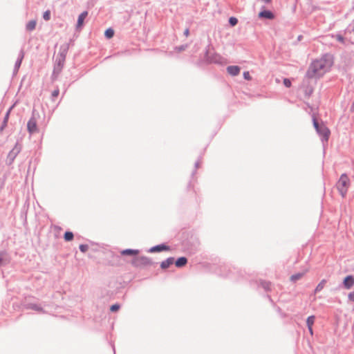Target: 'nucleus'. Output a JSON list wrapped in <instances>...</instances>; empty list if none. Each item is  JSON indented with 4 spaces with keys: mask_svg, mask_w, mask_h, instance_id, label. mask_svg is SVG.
Segmentation results:
<instances>
[{
    "mask_svg": "<svg viewBox=\"0 0 354 354\" xmlns=\"http://www.w3.org/2000/svg\"><path fill=\"white\" fill-rule=\"evenodd\" d=\"M332 64L330 55H325L310 64L306 75L308 78L320 77L330 69Z\"/></svg>",
    "mask_w": 354,
    "mask_h": 354,
    "instance_id": "obj_1",
    "label": "nucleus"
},
{
    "mask_svg": "<svg viewBox=\"0 0 354 354\" xmlns=\"http://www.w3.org/2000/svg\"><path fill=\"white\" fill-rule=\"evenodd\" d=\"M350 185V180L346 174H342L337 183V187L342 197H344L347 193Z\"/></svg>",
    "mask_w": 354,
    "mask_h": 354,
    "instance_id": "obj_2",
    "label": "nucleus"
},
{
    "mask_svg": "<svg viewBox=\"0 0 354 354\" xmlns=\"http://www.w3.org/2000/svg\"><path fill=\"white\" fill-rule=\"evenodd\" d=\"M316 131L321 137V140L323 143L328 142L330 131L324 124L322 123L321 127Z\"/></svg>",
    "mask_w": 354,
    "mask_h": 354,
    "instance_id": "obj_3",
    "label": "nucleus"
},
{
    "mask_svg": "<svg viewBox=\"0 0 354 354\" xmlns=\"http://www.w3.org/2000/svg\"><path fill=\"white\" fill-rule=\"evenodd\" d=\"M120 253L123 256L128 255L131 257L133 258L131 260V263L133 264L136 263V261L137 259V256L139 253V251L138 250L127 249L121 251Z\"/></svg>",
    "mask_w": 354,
    "mask_h": 354,
    "instance_id": "obj_4",
    "label": "nucleus"
},
{
    "mask_svg": "<svg viewBox=\"0 0 354 354\" xmlns=\"http://www.w3.org/2000/svg\"><path fill=\"white\" fill-rule=\"evenodd\" d=\"M207 60L210 63L222 64L223 63L224 59L220 55L214 53L211 55H207Z\"/></svg>",
    "mask_w": 354,
    "mask_h": 354,
    "instance_id": "obj_5",
    "label": "nucleus"
},
{
    "mask_svg": "<svg viewBox=\"0 0 354 354\" xmlns=\"http://www.w3.org/2000/svg\"><path fill=\"white\" fill-rule=\"evenodd\" d=\"M27 129L30 133H34L37 132V120L34 117H32L27 124Z\"/></svg>",
    "mask_w": 354,
    "mask_h": 354,
    "instance_id": "obj_6",
    "label": "nucleus"
},
{
    "mask_svg": "<svg viewBox=\"0 0 354 354\" xmlns=\"http://www.w3.org/2000/svg\"><path fill=\"white\" fill-rule=\"evenodd\" d=\"M354 286V277L353 275L346 276L343 280V286L346 290H350Z\"/></svg>",
    "mask_w": 354,
    "mask_h": 354,
    "instance_id": "obj_7",
    "label": "nucleus"
},
{
    "mask_svg": "<svg viewBox=\"0 0 354 354\" xmlns=\"http://www.w3.org/2000/svg\"><path fill=\"white\" fill-rule=\"evenodd\" d=\"M240 71L241 68L238 66H229L227 67V73L232 76L238 75Z\"/></svg>",
    "mask_w": 354,
    "mask_h": 354,
    "instance_id": "obj_8",
    "label": "nucleus"
},
{
    "mask_svg": "<svg viewBox=\"0 0 354 354\" xmlns=\"http://www.w3.org/2000/svg\"><path fill=\"white\" fill-rule=\"evenodd\" d=\"M259 17L273 19L274 18V15L271 11L265 10L259 13Z\"/></svg>",
    "mask_w": 354,
    "mask_h": 354,
    "instance_id": "obj_9",
    "label": "nucleus"
},
{
    "mask_svg": "<svg viewBox=\"0 0 354 354\" xmlns=\"http://www.w3.org/2000/svg\"><path fill=\"white\" fill-rule=\"evenodd\" d=\"M174 263V258L169 257L166 260L161 262L160 267L162 269L165 270V269L168 268Z\"/></svg>",
    "mask_w": 354,
    "mask_h": 354,
    "instance_id": "obj_10",
    "label": "nucleus"
},
{
    "mask_svg": "<svg viewBox=\"0 0 354 354\" xmlns=\"http://www.w3.org/2000/svg\"><path fill=\"white\" fill-rule=\"evenodd\" d=\"M87 15H88L87 11H84L81 15H80V16L78 17L77 24V28H82V26L84 24V21L86 19V17H87Z\"/></svg>",
    "mask_w": 354,
    "mask_h": 354,
    "instance_id": "obj_11",
    "label": "nucleus"
},
{
    "mask_svg": "<svg viewBox=\"0 0 354 354\" xmlns=\"http://www.w3.org/2000/svg\"><path fill=\"white\" fill-rule=\"evenodd\" d=\"M187 263V259L185 257H181L175 261L176 266L178 268H182L185 266Z\"/></svg>",
    "mask_w": 354,
    "mask_h": 354,
    "instance_id": "obj_12",
    "label": "nucleus"
},
{
    "mask_svg": "<svg viewBox=\"0 0 354 354\" xmlns=\"http://www.w3.org/2000/svg\"><path fill=\"white\" fill-rule=\"evenodd\" d=\"M170 250V247L165 243L156 245V252H161L162 251Z\"/></svg>",
    "mask_w": 354,
    "mask_h": 354,
    "instance_id": "obj_13",
    "label": "nucleus"
},
{
    "mask_svg": "<svg viewBox=\"0 0 354 354\" xmlns=\"http://www.w3.org/2000/svg\"><path fill=\"white\" fill-rule=\"evenodd\" d=\"M37 22L35 20H31L26 24V29L28 31L33 30L36 27Z\"/></svg>",
    "mask_w": 354,
    "mask_h": 354,
    "instance_id": "obj_14",
    "label": "nucleus"
},
{
    "mask_svg": "<svg viewBox=\"0 0 354 354\" xmlns=\"http://www.w3.org/2000/svg\"><path fill=\"white\" fill-rule=\"evenodd\" d=\"M326 283V279H322L319 283L318 285L317 286L315 290V292L317 293V292H320L324 287L325 284Z\"/></svg>",
    "mask_w": 354,
    "mask_h": 354,
    "instance_id": "obj_15",
    "label": "nucleus"
},
{
    "mask_svg": "<svg viewBox=\"0 0 354 354\" xmlns=\"http://www.w3.org/2000/svg\"><path fill=\"white\" fill-rule=\"evenodd\" d=\"M315 317L314 315L309 316L306 319V324L308 328H310L314 324Z\"/></svg>",
    "mask_w": 354,
    "mask_h": 354,
    "instance_id": "obj_16",
    "label": "nucleus"
},
{
    "mask_svg": "<svg viewBox=\"0 0 354 354\" xmlns=\"http://www.w3.org/2000/svg\"><path fill=\"white\" fill-rule=\"evenodd\" d=\"M304 275L303 272H299L291 276L290 279L292 281L295 282L300 279Z\"/></svg>",
    "mask_w": 354,
    "mask_h": 354,
    "instance_id": "obj_17",
    "label": "nucleus"
},
{
    "mask_svg": "<svg viewBox=\"0 0 354 354\" xmlns=\"http://www.w3.org/2000/svg\"><path fill=\"white\" fill-rule=\"evenodd\" d=\"M104 35L106 38L111 39L114 35V30L112 28H108L104 32Z\"/></svg>",
    "mask_w": 354,
    "mask_h": 354,
    "instance_id": "obj_18",
    "label": "nucleus"
},
{
    "mask_svg": "<svg viewBox=\"0 0 354 354\" xmlns=\"http://www.w3.org/2000/svg\"><path fill=\"white\" fill-rule=\"evenodd\" d=\"M73 239V234L71 232H66L64 234V239L66 241H72Z\"/></svg>",
    "mask_w": 354,
    "mask_h": 354,
    "instance_id": "obj_19",
    "label": "nucleus"
},
{
    "mask_svg": "<svg viewBox=\"0 0 354 354\" xmlns=\"http://www.w3.org/2000/svg\"><path fill=\"white\" fill-rule=\"evenodd\" d=\"M261 286L266 290H269L270 289V283L268 281H262L261 283Z\"/></svg>",
    "mask_w": 354,
    "mask_h": 354,
    "instance_id": "obj_20",
    "label": "nucleus"
},
{
    "mask_svg": "<svg viewBox=\"0 0 354 354\" xmlns=\"http://www.w3.org/2000/svg\"><path fill=\"white\" fill-rule=\"evenodd\" d=\"M229 23L232 26H234L238 23V19L236 17H231L229 19Z\"/></svg>",
    "mask_w": 354,
    "mask_h": 354,
    "instance_id": "obj_21",
    "label": "nucleus"
},
{
    "mask_svg": "<svg viewBox=\"0 0 354 354\" xmlns=\"http://www.w3.org/2000/svg\"><path fill=\"white\" fill-rule=\"evenodd\" d=\"M313 126L315 129V130H318V129L321 127V124H319V122L317 121V120L313 118Z\"/></svg>",
    "mask_w": 354,
    "mask_h": 354,
    "instance_id": "obj_22",
    "label": "nucleus"
},
{
    "mask_svg": "<svg viewBox=\"0 0 354 354\" xmlns=\"http://www.w3.org/2000/svg\"><path fill=\"white\" fill-rule=\"evenodd\" d=\"M43 17L44 19L46 20V21H48L50 19V12L49 10H47L46 11L44 15H43Z\"/></svg>",
    "mask_w": 354,
    "mask_h": 354,
    "instance_id": "obj_23",
    "label": "nucleus"
},
{
    "mask_svg": "<svg viewBox=\"0 0 354 354\" xmlns=\"http://www.w3.org/2000/svg\"><path fill=\"white\" fill-rule=\"evenodd\" d=\"M283 84L286 87L289 88L291 86V82L289 79L285 78L283 80Z\"/></svg>",
    "mask_w": 354,
    "mask_h": 354,
    "instance_id": "obj_24",
    "label": "nucleus"
},
{
    "mask_svg": "<svg viewBox=\"0 0 354 354\" xmlns=\"http://www.w3.org/2000/svg\"><path fill=\"white\" fill-rule=\"evenodd\" d=\"M335 37L336 38V39H337L338 41H339V42H341V43H342V44H344V37H343V36H342L341 35H339V34H338V35H336L335 36Z\"/></svg>",
    "mask_w": 354,
    "mask_h": 354,
    "instance_id": "obj_25",
    "label": "nucleus"
},
{
    "mask_svg": "<svg viewBox=\"0 0 354 354\" xmlns=\"http://www.w3.org/2000/svg\"><path fill=\"white\" fill-rule=\"evenodd\" d=\"M88 249V246L87 245H80V250L82 252H86Z\"/></svg>",
    "mask_w": 354,
    "mask_h": 354,
    "instance_id": "obj_26",
    "label": "nucleus"
},
{
    "mask_svg": "<svg viewBox=\"0 0 354 354\" xmlns=\"http://www.w3.org/2000/svg\"><path fill=\"white\" fill-rule=\"evenodd\" d=\"M119 308H120V306L118 304H114L111 306L110 310L112 312H115V311L118 310Z\"/></svg>",
    "mask_w": 354,
    "mask_h": 354,
    "instance_id": "obj_27",
    "label": "nucleus"
},
{
    "mask_svg": "<svg viewBox=\"0 0 354 354\" xmlns=\"http://www.w3.org/2000/svg\"><path fill=\"white\" fill-rule=\"evenodd\" d=\"M187 47V45H181V46H177L176 48V49L178 51V52H181V51H183L185 50Z\"/></svg>",
    "mask_w": 354,
    "mask_h": 354,
    "instance_id": "obj_28",
    "label": "nucleus"
},
{
    "mask_svg": "<svg viewBox=\"0 0 354 354\" xmlns=\"http://www.w3.org/2000/svg\"><path fill=\"white\" fill-rule=\"evenodd\" d=\"M243 77H244V79H245L247 80H251V77H250V73L248 71L243 72Z\"/></svg>",
    "mask_w": 354,
    "mask_h": 354,
    "instance_id": "obj_29",
    "label": "nucleus"
},
{
    "mask_svg": "<svg viewBox=\"0 0 354 354\" xmlns=\"http://www.w3.org/2000/svg\"><path fill=\"white\" fill-rule=\"evenodd\" d=\"M59 89H58V88H57V89H55V90H54V91H53V93H52V97H53V98H55V97H57L59 95Z\"/></svg>",
    "mask_w": 354,
    "mask_h": 354,
    "instance_id": "obj_30",
    "label": "nucleus"
},
{
    "mask_svg": "<svg viewBox=\"0 0 354 354\" xmlns=\"http://www.w3.org/2000/svg\"><path fill=\"white\" fill-rule=\"evenodd\" d=\"M348 299L351 301H354V292L348 293Z\"/></svg>",
    "mask_w": 354,
    "mask_h": 354,
    "instance_id": "obj_31",
    "label": "nucleus"
},
{
    "mask_svg": "<svg viewBox=\"0 0 354 354\" xmlns=\"http://www.w3.org/2000/svg\"><path fill=\"white\" fill-rule=\"evenodd\" d=\"M5 261H6L5 254L3 253H1L0 254V264H1Z\"/></svg>",
    "mask_w": 354,
    "mask_h": 354,
    "instance_id": "obj_32",
    "label": "nucleus"
},
{
    "mask_svg": "<svg viewBox=\"0 0 354 354\" xmlns=\"http://www.w3.org/2000/svg\"><path fill=\"white\" fill-rule=\"evenodd\" d=\"M201 164V162H200V160H198L196 162H195V169H196L197 168L199 167V165Z\"/></svg>",
    "mask_w": 354,
    "mask_h": 354,
    "instance_id": "obj_33",
    "label": "nucleus"
},
{
    "mask_svg": "<svg viewBox=\"0 0 354 354\" xmlns=\"http://www.w3.org/2000/svg\"><path fill=\"white\" fill-rule=\"evenodd\" d=\"M189 34V28H186L184 31V35H185L186 37H187Z\"/></svg>",
    "mask_w": 354,
    "mask_h": 354,
    "instance_id": "obj_34",
    "label": "nucleus"
},
{
    "mask_svg": "<svg viewBox=\"0 0 354 354\" xmlns=\"http://www.w3.org/2000/svg\"><path fill=\"white\" fill-rule=\"evenodd\" d=\"M308 329L310 335H313V326H310V328H308Z\"/></svg>",
    "mask_w": 354,
    "mask_h": 354,
    "instance_id": "obj_35",
    "label": "nucleus"
},
{
    "mask_svg": "<svg viewBox=\"0 0 354 354\" xmlns=\"http://www.w3.org/2000/svg\"><path fill=\"white\" fill-rule=\"evenodd\" d=\"M150 251L151 252H155L156 251V249H155V247H153L150 249Z\"/></svg>",
    "mask_w": 354,
    "mask_h": 354,
    "instance_id": "obj_36",
    "label": "nucleus"
},
{
    "mask_svg": "<svg viewBox=\"0 0 354 354\" xmlns=\"http://www.w3.org/2000/svg\"><path fill=\"white\" fill-rule=\"evenodd\" d=\"M351 31L354 32V24H353V26H352V28L351 29Z\"/></svg>",
    "mask_w": 354,
    "mask_h": 354,
    "instance_id": "obj_37",
    "label": "nucleus"
},
{
    "mask_svg": "<svg viewBox=\"0 0 354 354\" xmlns=\"http://www.w3.org/2000/svg\"><path fill=\"white\" fill-rule=\"evenodd\" d=\"M9 112H10V111H8V112L7 113V114H6V119H7V118H8V115H9Z\"/></svg>",
    "mask_w": 354,
    "mask_h": 354,
    "instance_id": "obj_38",
    "label": "nucleus"
},
{
    "mask_svg": "<svg viewBox=\"0 0 354 354\" xmlns=\"http://www.w3.org/2000/svg\"><path fill=\"white\" fill-rule=\"evenodd\" d=\"M353 24H354V19H353Z\"/></svg>",
    "mask_w": 354,
    "mask_h": 354,
    "instance_id": "obj_39",
    "label": "nucleus"
}]
</instances>
